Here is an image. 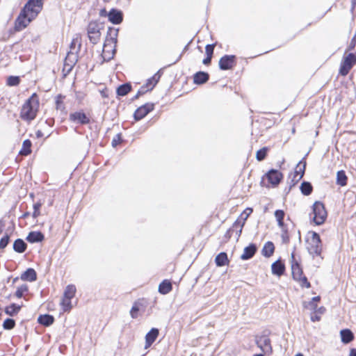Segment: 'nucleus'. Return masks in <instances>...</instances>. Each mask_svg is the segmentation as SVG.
I'll use <instances>...</instances> for the list:
<instances>
[{"label":"nucleus","mask_w":356,"mask_h":356,"mask_svg":"<svg viewBox=\"0 0 356 356\" xmlns=\"http://www.w3.org/2000/svg\"><path fill=\"white\" fill-rule=\"evenodd\" d=\"M154 109V104L151 103L145 104L139 107L134 113V118L139 120L145 117L151 111Z\"/></svg>","instance_id":"9b49d317"},{"label":"nucleus","mask_w":356,"mask_h":356,"mask_svg":"<svg viewBox=\"0 0 356 356\" xmlns=\"http://www.w3.org/2000/svg\"><path fill=\"white\" fill-rule=\"evenodd\" d=\"M247 220V216L243 217V214L238 218L233 224L232 227L229 229L228 233L236 230L237 238H238L241 234L242 229L245 225V222Z\"/></svg>","instance_id":"f8f14e48"},{"label":"nucleus","mask_w":356,"mask_h":356,"mask_svg":"<svg viewBox=\"0 0 356 356\" xmlns=\"http://www.w3.org/2000/svg\"><path fill=\"white\" fill-rule=\"evenodd\" d=\"M81 45V36L76 34L72 38L70 45V51L67 52L65 60V67L68 66V70H70L77 61V54L80 50Z\"/></svg>","instance_id":"20e7f679"},{"label":"nucleus","mask_w":356,"mask_h":356,"mask_svg":"<svg viewBox=\"0 0 356 356\" xmlns=\"http://www.w3.org/2000/svg\"><path fill=\"white\" fill-rule=\"evenodd\" d=\"M215 262L217 266H224L228 264L227 255L225 252H220L215 258Z\"/></svg>","instance_id":"c85d7f7f"},{"label":"nucleus","mask_w":356,"mask_h":356,"mask_svg":"<svg viewBox=\"0 0 356 356\" xmlns=\"http://www.w3.org/2000/svg\"><path fill=\"white\" fill-rule=\"evenodd\" d=\"M44 0H29L15 22V29L20 31L25 29L42 10Z\"/></svg>","instance_id":"f257e3e1"},{"label":"nucleus","mask_w":356,"mask_h":356,"mask_svg":"<svg viewBox=\"0 0 356 356\" xmlns=\"http://www.w3.org/2000/svg\"><path fill=\"white\" fill-rule=\"evenodd\" d=\"M257 346L266 355H270L273 352V348L270 344V339L266 336H261L256 339Z\"/></svg>","instance_id":"1a4fd4ad"},{"label":"nucleus","mask_w":356,"mask_h":356,"mask_svg":"<svg viewBox=\"0 0 356 356\" xmlns=\"http://www.w3.org/2000/svg\"><path fill=\"white\" fill-rule=\"evenodd\" d=\"M291 257H292V259H294V255H293V254H292V256H291Z\"/></svg>","instance_id":"338daca9"},{"label":"nucleus","mask_w":356,"mask_h":356,"mask_svg":"<svg viewBox=\"0 0 356 356\" xmlns=\"http://www.w3.org/2000/svg\"><path fill=\"white\" fill-rule=\"evenodd\" d=\"M61 306L64 312L70 311L72 307L71 299L63 297L61 301Z\"/></svg>","instance_id":"ea45409f"},{"label":"nucleus","mask_w":356,"mask_h":356,"mask_svg":"<svg viewBox=\"0 0 356 356\" xmlns=\"http://www.w3.org/2000/svg\"><path fill=\"white\" fill-rule=\"evenodd\" d=\"M103 29L102 26L97 22H92L88 26V38L92 44L98 43L101 38V30Z\"/></svg>","instance_id":"6e6552de"},{"label":"nucleus","mask_w":356,"mask_h":356,"mask_svg":"<svg viewBox=\"0 0 356 356\" xmlns=\"http://www.w3.org/2000/svg\"><path fill=\"white\" fill-rule=\"evenodd\" d=\"M319 300H320V297L319 296L314 297L312 298V302H318V301H319Z\"/></svg>","instance_id":"13d9d810"},{"label":"nucleus","mask_w":356,"mask_h":356,"mask_svg":"<svg viewBox=\"0 0 356 356\" xmlns=\"http://www.w3.org/2000/svg\"><path fill=\"white\" fill-rule=\"evenodd\" d=\"M108 19L114 24H119L122 22V13L121 11L117 10L115 9H112L108 15Z\"/></svg>","instance_id":"f3484780"},{"label":"nucleus","mask_w":356,"mask_h":356,"mask_svg":"<svg viewBox=\"0 0 356 356\" xmlns=\"http://www.w3.org/2000/svg\"><path fill=\"white\" fill-rule=\"evenodd\" d=\"M254 356H264V355H261V354H259V355H254Z\"/></svg>","instance_id":"e2e57ef3"},{"label":"nucleus","mask_w":356,"mask_h":356,"mask_svg":"<svg viewBox=\"0 0 356 356\" xmlns=\"http://www.w3.org/2000/svg\"><path fill=\"white\" fill-rule=\"evenodd\" d=\"M70 120L74 122L82 124H88L89 118L83 112H75L70 115Z\"/></svg>","instance_id":"dca6fc26"},{"label":"nucleus","mask_w":356,"mask_h":356,"mask_svg":"<svg viewBox=\"0 0 356 356\" xmlns=\"http://www.w3.org/2000/svg\"><path fill=\"white\" fill-rule=\"evenodd\" d=\"M41 207L40 203H36L33 205L34 211L33 213V216L34 218H37L40 215V208Z\"/></svg>","instance_id":"de8ad7c7"},{"label":"nucleus","mask_w":356,"mask_h":356,"mask_svg":"<svg viewBox=\"0 0 356 356\" xmlns=\"http://www.w3.org/2000/svg\"><path fill=\"white\" fill-rule=\"evenodd\" d=\"M118 33V29L115 28H109L107 32V36L105 42H108L111 44H115L117 42V37Z\"/></svg>","instance_id":"412c9836"},{"label":"nucleus","mask_w":356,"mask_h":356,"mask_svg":"<svg viewBox=\"0 0 356 356\" xmlns=\"http://www.w3.org/2000/svg\"><path fill=\"white\" fill-rule=\"evenodd\" d=\"M214 44H207L205 47V51L207 56L212 57L214 49Z\"/></svg>","instance_id":"49530a36"},{"label":"nucleus","mask_w":356,"mask_h":356,"mask_svg":"<svg viewBox=\"0 0 356 356\" xmlns=\"http://www.w3.org/2000/svg\"><path fill=\"white\" fill-rule=\"evenodd\" d=\"M355 64L356 55L355 54H345L341 63L339 74L342 76H346Z\"/></svg>","instance_id":"0eeeda50"},{"label":"nucleus","mask_w":356,"mask_h":356,"mask_svg":"<svg viewBox=\"0 0 356 356\" xmlns=\"http://www.w3.org/2000/svg\"><path fill=\"white\" fill-rule=\"evenodd\" d=\"M10 237L8 235H6L2 237L0 240V249L5 248L9 243Z\"/></svg>","instance_id":"a18cd8bd"},{"label":"nucleus","mask_w":356,"mask_h":356,"mask_svg":"<svg viewBox=\"0 0 356 356\" xmlns=\"http://www.w3.org/2000/svg\"><path fill=\"white\" fill-rule=\"evenodd\" d=\"M320 318H321L320 316H318V315H316V314L315 315H312L311 316V321H313V322L318 321H320Z\"/></svg>","instance_id":"603ef678"},{"label":"nucleus","mask_w":356,"mask_h":356,"mask_svg":"<svg viewBox=\"0 0 356 356\" xmlns=\"http://www.w3.org/2000/svg\"><path fill=\"white\" fill-rule=\"evenodd\" d=\"M159 335V330L152 328L145 336V348L149 347L156 339Z\"/></svg>","instance_id":"a211bd4d"},{"label":"nucleus","mask_w":356,"mask_h":356,"mask_svg":"<svg viewBox=\"0 0 356 356\" xmlns=\"http://www.w3.org/2000/svg\"><path fill=\"white\" fill-rule=\"evenodd\" d=\"M120 140V136L119 134L116 135V136L112 140V145L115 147Z\"/></svg>","instance_id":"3c124183"},{"label":"nucleus","mask_w":356,"mask_h":356,"mask_svg":"<svg viewBox=\"0 0 356 356\" xmlns=\"http://www.w3.org/2000/svg\"><path fill=\"white\" fill-rule=\"evenodd\" d=\"M209 79V74L207 72H199L194 75V82L197 84H202Z\"/></svg>","instance_id":"c756f323"},{"label":"nucleus","mask_w":356,"mask_h":356,"mask_svg":"<svg viewBox=\"0 0 356 356\" xmlns=\"http://www.w3.org/2000/svg\"><path fill=\"white\" fill-rule=\"evenodd\" d=\"M269 182L273 185L277 186L283 178V175L276 170H270L266 175Z\"/></svg>","instance_id":"2eb2a0df"},{"label":"nucleus","mask_w":356,"mask_h":356,"mask_svg":"<svg viewBox=\"0 0 356 356\" xmlns=\"http://www.w3.org/2000/svg\"><path fill=\"white\" fill-rule=\"evenodd\" d=\"M38 108V97L34 93L24 104L20 113L21 118L26 121L33 120L36 117Z\"/></svg>","instance_id":"f03ea898"},{"label":"nucleus","mask_w":356,"mask_h":356,"mask_svg":"<svg viewBox=\"0 0 356 356\" xmlns=\"http://www.w3.org/2000/svg\"><path fill=\"white\" fill-rule=\"evenodd\" d=\"M268 151V148L266 147H264L259 149L256 154L257 159L259 161L264 160L266 156Z\"/></svg>","instance_id":"a19ab883"},{"label":"nucleus","mask_w":356,"mask_h":356,"mask_svg":"<svg viewBox=\"0 0 356 356\" xmlns=\"http://www.w3.org/2000/svg\"><path fill=\"white\" fill-rule=\"evenodd\" d=\"M271 269L273 274L280 276L284 273L285 266L281 261L278 260L272 264Z\"/></svg>","instance_id":"aec40b11"},{"label":"nucleus","mask_w":356,"mask_h":356,"mask_svg":"<svg viewBox=\"0 0 356 356\" xmlns=\"http://www.w3.org/2000/svg\"><path fill=\"white\" fill-rule=\"evenodd\" d=\"M234 56H224L219 61L220 68L223 70L231 69L234 64Z\"/></svg>","instance_id":"4468645a"},{"label":"nucleus","mask_w":356,"mask_h":356,"mask_svg":"<svg viewBox=\"0 0 356 356\" xmlns=\"http://www.w3.org/2000/svg\"><path fill=\"white\" fill-rule=\"evenodd\" d=\"M312 210L314 223L317 225L323 224L327 216L324 204L319 201H316L313 204Z\"/></svg>","instance_id":"423d86ee"},{"label":"nucleus","mask_w":356,"mask_h":356,"mask_svg":"<svg viewBox=\"0 0 356 356\" xmlns=\"http://www.w3.org/2000/svg\"><path fill=\"white\" fill-rule=\"evenodd\" d=\"M172 286L170 281L165 280L159 286V292L163 295L168 294L172 291Z\"/></svg>","instance_id":"5701e85b"},{"label":"nucleus","mask_w":356,"mask_h":356,"mask_svg":"<svg viewBox=\"0 0 356 356\" xmlns=\"http://www.w3.org/2000/svg\"><path fill=\"white\" fill-rule=\"evenodd\" d=\"M306 163L303 161H300L296 167L294 174L295 176L297 177V180H300L305 173Z\"/></svg>","instance_id":"a878e982"},{"label":"nucleus","mask_w":356,"mask_h":356,"mask_svg":"<svg viewBox=\"0 0 356 356\" xmlns=\"http://www.w3.org/2000/svg\"><path fill=\"white\" fill-rule=\"evenodd\" d=\"M7 83L10 86H17L19 83V78L18 76H10L8 78Z\"/></svg>","instance_id":"c03bdc74"},{"label":"nucleus","mask_w":356,"mask_h":356,"mask_svg":"<svg viewBox=\"0 0 356 356\" xmlns=\"http://www.w3.org/2000/svg\"><path fill=\"white\" fill-rule=\"evenodd\" d=\"M36 135L38 137H41L42 136V133L41 131H38Z\"/></svg>","instance_id":"bf43d9fd"},{"label":"nucleus","mask_w":356,"mask_h":356,"mask_svg":"<svg viewBox=\"0 0 356 356\" xmlns=\"http://www.w3.org/2000/svg\"><path fill=\"white\" fill-rule=\"evenodd\" d=\"M299 180H297V177L295 176V174H293V178L291 179V182L293 185H295Z\"/></svg>","instance_id":"6e6d98bb"},{"label":"nucleus","mask_w":356,"mask_h":356,"mask_svg":"<svg viewBox=\"0 0 356 356\" xmlns=\"http://www.w3.org/2000/svg\"><path fill=\"white\" fill-rule=\"evenodd\" d=\"M340 334H341V341L344 343H348L350 341H352L354 339V335H353V332L348 329H345V330H341Z\"/></svg>","instance_id":"393cba45"},{"label":"nucleus","mask_w":356,"mask_h":356,"mask_svg":"<svg viewBox=\"0 0 356 356\" xmlns=\"http://www.w3.org/2000/svg\"><path fill=\"white\" fill-rule=\"evenodd\" d=\"M284 215H285V213H284V211H282V210H276L275 212V218L278 222V225L280 227H283V226H284L283 220L284 218Z\"/></svg>","instance_id":"4c0bfd02"},{"label":"nucleus","mask_w":356,"mask_h":356,"mask_svg":"<svg viewBox=\"0 0 356 356\" xmlns=\"http://www.w3.org/2000/svg\"><path fill=\"white\" fill-rule=\"evenodd\" d=\"M15 325V322L13 319L7 318L3 321V327L5 330H11Z\"/></svg>","instance_id":"37998d69"},{"label":"nucleus","mask_w":356,"mask_h":356,"mask_svg":"<svg viewBox=\"0 0 356 356\" xmlns=\"http://www.w3.org/2000/svg\"><path fill=\"white\" fill-rule=\"evenodd\" d=\"M36 272L33 268H28L25 272L21 275V280L24 281L33 282L36 280Z\"/></svg>","instance_id":"4be33fe9"},{"label":"nucleus","mask_w":356,"mask_h":356,"mask_svg":"<svg viewBox=\"0 0 356 356\" xmlns=\"http://www.w3.org/2000/svg\"><path fill=\"white\" fill-rule=\"evenodd\" d=\"M13 249L17 252L22 253L26 249V244L23 240L18 238L14 242Z\"/></svg>","instance_id":"7c9ffc66"},{"label":"nucleus","mask_w":356,"mask_h":356,"mask_svg":"<svg viewBox=\"0 0 356 356\" xmlns=\"http://www.w3.org/2000/svg\"><path fill=\"white\" fill-rule=\"evenodd\" d=\"M75 293H76L75 286L72 285V284H70V285L67 286V287L64 291L63 297L66 298L72 299L74 296Z\"/></svg>","instance_id":"72a5a7b5"},{"label":"nucleus","mask_w":356,"mask_h":356,"mask_svg":"<svg viewBox=\"0 0 356 356\" xmlns=\"http://www.w3.org/2000/svg\"><path fill=\"white\" fill-rule=\"evenodd\" d=\"M211 58H212V57L207 56V58H204V59L203 60V63H204V65H208V64H209V63H211Z\"/></svg>","instance_id":"864d4df0"},{"label":"nucleus","mask_w":356,"mask_h":356,"mask_svg":"<svg viewBox=\"0 0 356 356\" xmlns=\"http://www.w3.org/2000/svg\"><path fill=\"white\" fill-rule=\"evenodd\" d=\"M56 103H57V108H58V104H59V101H58V100H57V102H56Z\"/></svg>","instance_id":"0e129e2a"},{"label":"nucleus","mask_w":356,"mask_h":356,"mask_svg":"<svg viewBox=\"0 0 356 356\" xmlns=\"http://www.w3.org/2000/svg\"><path fill=\"white\" fill-rule=\"evenodd\" d=\"M115 44L104 42L102 50V57L104 60H109L113 57L115 51Z\"/></svg>","instance_id":"ddd939ff"},{"label":"nucleus","mask_w":356,"mask_h":356,"mask_svg":"<svg viewBox=\"0 0 356 356\" xmlns=\"http://www.w3.org/2000/svg\"><path fill=\"white\" fill-rule=\"evenodd\" d=\"M306 243L307 250L313 258L315 257H321L322 252V242L318 234L315 232H309Z\"/></svg>","instance_id":"7ed1b4c3"},{"label":"nucleus","mask_w":356,"mask_h":356,"mask_svg":"<svg viewBox=\"0 0 356 356\" xmlns=\"http://www.w3.org/2000/svg\"><path fill=\"white\" fill-rule=\"evenodd\" d=\"M44 236L40 232H31L26 237V240L30 243L40 242L43 240Z\"/></svg>","instance_id":"b1692460"},{"label":"nucleus","mask_w":356,"mask_h":356,"mask_svg":"<svg viewBox=\"0 0 356 356\" xmlns=\"http://www.w3.org/2000/svg\"><path fill=\"white\" fill-rule=\"evenodd\" d=\"M281 237H282L283 243H288L289 242V236L288 235V233L286 231H284V230L282 231Z\"/></svg>","instance_id":"09e8293b"},{"label":"nucleus","mask_w":356,"mask_h":356,"mask_svg":"<svg viewBox=\"0 0 356 356\" xmlns=\"http://www.w3.org/2000/svg\"><path fill=\"white\" fill-rule=\"evenodd\" d=\"M312 186L309 182L304 181L301 184L300 191L301 193L305 195H309L312 192Z\"/></svg>","instance_id":"f704fd0d"},{"label":"nucleus","mask_w":356,"mask_h":356,"mask_svg":"<svg viewBox=\"0 0 356 356\" xmlns=\"http://www.w3.org/2000/svg\"><path fill=\"white\" fill-rule=\"evenodd\" d=\"M38 321L41 325L49 326L54 323V318L49 314L40 315L38 318Z\"/></svg>","instance_id":"bb28decb"},{"label":"nucleus","mask_w":356,"mask_h":356,"mask_svg":"<svg viewBox=\"0 0 356 356\" xmlns=\"http://www.w3.org/2000/svg\"><path fill=\"white\" fill-rule=\"evenodd\" d=\"M160 76L161 75L159 74V72H158L152 78L148 79L146 86L141 87V88L138 90V93L135 96V98L137 99L139 97V96L143 95L147 91L152 90L159 81Z\"/></svg>","instance_id":"9d476101"},{"label":"nucleus","mask_w":356,"mask_h":356,"mask_svg":"<svg viewBox=\"0 0 356 356\" xmlns=\"http://www.w3.org/2000/svg\"><path fill=\"white\" fill-rule=\"evenodd\" d=\"M356 45V35L352 38L350 44L348 47V51H350L355 48Z\"/></svg>","instance_id":"8fccbe9b"},{"label":"nucleus","mask_w":356,"mask_h":356,"mask_svg":"<svg viewBox=\"0 0 356 356\" xmlns=\"http://www.w3.org/2000/svg\"><path fill=\"white\" fill-rule=\"evenodd\" d=\"M140 305L141 304L139 301L134 303L130 311V315L133 318H136L138 317V312L140 310Z\"/></svg>","instance_id":"58836bf2"},{"label":"nucleus","mask_w":356,"mask_h":356,"mask_svg":"<svg viewBox=\"0 0 356 356\" xmlns=\"http://www.w3.org/2000/svg\"><path fill=\"white\" fill-rule=\"evenodd\" d=\"M347 177L345 174V172L343 170H340L337 174V184L344 186L346 185Z\"/></svg>","instance_id":"c9c22d12"},{"label":"nucleus","mask_w":356,"mask_h":356,"mask_svg":"<svg viewBox=\"0 0 356 356\" xmlns=\"http://www.w3.org/2000/svg\"><path fill=\"white\" fill-rule=\"evenodd\" d=\"M252 212V209L250 208H248L245 211L244 213H243V216L245 214V216H247V218L249 216V215Z\"/></svg>","instance_id":"5fc2aeb1"},{"label":"nucleus","mask_w":356,"mask_h":356,"mask_svg":"<svg viewBox=\"0 0 356 356\" xmlns=\"http://www.w3.org/2000/svg\"><path fill=\"white\" fill-rule=\"evenodd\" d=\"M2 229L0 227V234L2 232Z\"/></svg>","instance_id":"69168bd1"},{"label":"nucleus","mask_w":356,"mask_h":356,"mask_svg":"<svg viewBox=\"0 0 356 356\" xmlns=\"http://www.w3.org/2000/svg\"><path fill=\"white\" fill-rule=\"evenodd\" d=\"M21 307L15 303L5 308V313L9 316H13L16 315L20 310Z\"/></svg>","instance_id":"2f4dec72"},{"label":"nucleus","mask_w":356,"mask_h":356,"mask_svg":"<svg viewBox=\"0 0 356 356\" xmlns=\"http://www.w3.org/2000/svg\"><path fill=\"white\" fill-rule=\"evenodd\" d=\"M295 356H303V355L301 353H298V354L296 355Z\"/></svg>","instance_id":"680f3d73"},{"label":"nucleus","mask_w":356,"mask_h":356,"mask_svg":"<svg viewBox=\"0 0 356 356\" xmlns=\"http://www.w3.org/2000/svg\"><path fill=\"white\" fill-rule=\"evenodd\" d=\"M350 356H356V349H351Z\"/></svg>","instance_id":"4d7b16f0"},{"label":"nucleus","mask_w":356,"mask_h":356,"mask_svg":"<svg viewBox=\"0 0 356 356\" xmlns=\"http://www.w3.org/2000/svg\"><path fill=\"white\" fill-rule=\"evenodd\" d=\"M257 251L255 245L250 244L249 246L245 247L243 250V253L241 256V259L243 260H247L252 258Z\"/></svg>","instance_id":"6ab92c4d"},{"label":"nucleus","mask_w":356,"mask_h":356,"mask_svg":"<svg viewBox=\"0 0 356 356\" xmlns=\"http://www.w3.org/2000/svg\"><path fill=\"white\" fill-rule=\"evenodd\" d=\"M274 250V244L270 241H268L264 244V246L262 249V254L266 257H270L273 255Z\"/></svg>","instance_id":"cd10ccee"},{"label":"nucleus","mask_w":356,"mask_h":356,"mask_svg":"<svg viewBox=\"0 0 356 356\" xmlns=\"http://www.w3.org/2000/svg\"><path fill=\"white\" fill-rule=\"evenodd\" d=\"M323 311H324V309H323V308H320V309H319V312H320V313H323Z\"/></svg>","instance_id":"052dcab7"},{"label":"nucleus","mask_w":356,"mask_h":356,"mask_svg":"<svg viewBox=\"0 0 356 356\" xmlns=\"http://www.w3.org/2000/svg\"><path fill=\"white\" fill-rule=\"evenodd\" d=\"M291 270L293 278L298 282L301 287L310 288L311 284L307 278L303 275L302 269L297 261H292Z\"/></svg>","instance_id":"39448f33"},{"label":"nucleus","mask_w":356,"mask_h":356,"mask_svg":"<svg viewBox=\"0 0 356 356\" xmlns=\"http://www.w3.org/2000/svg\"><path fill=\"white\" fill-rule=\"evenodd\" d=\"M28 291V286L26 284H22L19 286L15 292V296L18 298L23 296L24 293Z\"/></svg>","instance_id":"79ce46f5"},{"label":"nucleus","mask_w":356,"mask_h":356,"mask_svg":"<svg viewBox=\"0 0 356 356\" xmlns=\"http://www.w3.org/2000/svg\"><path fill=\"white\" fill-rule=\"evenodd\" d=\"M131 90V86L129 83H125L120 86L117 89V94L120 96L126 95Z\"/></svg>","instance_id":"e433bc0d"},{"label":"nucleus","mask_w":356,"mask_h":356,"mask_svg":"<svg viewBox=\"0 0 356 356\" xmlns=\"http://www.w3.org/2000/svg\"><path fill=\"white\" fill-rule=\"evenodd\" d=\"M31 142L29 140H25L23 142L22 148L19 154L24 156H27L31 152Z\"/></svg>","instance_id":"473e14b6"}]
</instances>
